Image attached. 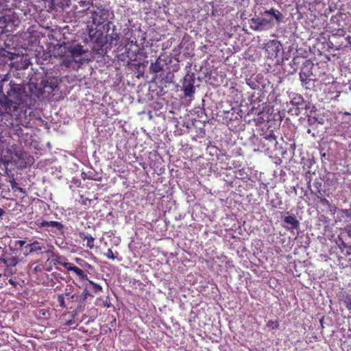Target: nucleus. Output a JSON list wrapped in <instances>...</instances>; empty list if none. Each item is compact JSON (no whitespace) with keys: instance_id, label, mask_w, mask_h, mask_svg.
Returning a JSON list of instances; mask_svg holds the SVG:
<instances>
[{"instance_id":"obj_1","label":"nucleus","mask_w":351,"mask_h":351,"mask_svg":"<svg viewBox=\"0 0 351 351\" xmlns=\"http://www.w3.org/2000/svg\"><path fill=\"white\" fill-rule=\"evenodd\" d=\"M35 102L23 84H15L7 77L0 81V109L21 124L31 114Z\"/></svg>"},{"instance_id":"obj_2","label":"nucleus","mask_w":351,"mask_h":351,"mask_svg":"<svg viewBox=\"0 0 351 351\" xmlns=\"http://www.w3.org/2000/svg\"><path fill=\"white\" fill-rule=\"evenodd\" d=\"M88 49L84 46L75 43H64L57 49L56 56L62 59V64L66 68L71 67L73 64H82L84 61V56L88 53Z\"/></svg>"},{"instance_id":"obj_3","label":"nucleus","mask_w":351,"mask_h":351,"mask_svg":"<svg viewBox=\"0 0 351 351\" xmlns=\"http://www.w3.org/2000/svg\"><path fill=\"white\" fill-rule=\"evenodd\" d=\"M263 17L252 18V29L255 31H263L271 29L274 26L273 19L276 20L277 23H280L283 19L282 14L274 8L270 10H266L263 13Z\"/></svg>"},{"instance_id":"obj_4","label":"nucleus","mask_w":351,"mask_h":351,"mask_svg":"<svg viewBox=\"0 0 351 351\" xmlns=\"http://www.w3.org/2000/svg\"><path fill=\"white\" fill-rule=\"evenodd\" d=\"M86 15L90 14L92 19L93 25L99 27V25L106 24L110 19L114 17V12L106 5L99 4L93 5L88 7L86 10L83 11Z\"/></svg>"},{"instance_id":"obj_5","label":"nucleus","mask_w":351,"mask_h":351,"mask_svg":"<svg viewBox=\"0 0 351 351\" xmlns=\"http://www.w3.org/2000/svg\"><path fill=\"white\" fill-rule=\"evenodd\" d=\"M104 31L106 32L105 43L110 46H117L121 41V34L120 29L113 23L112 21H108L103 25Z\"/></svg>"},{"instance_id":"obj_6","label":"nucleus","mask_w":351,"mask_h":351,"mask_svg":"<svg viewBox=\"0 0 351 351\" xmlns=\"http://www.w3.org/2000/svg\"><path fill=\"white\" fill-rule=\"evenodd\" d=\"M37 232H41L43 230L53 232L56 235H62L64 233V226L60 222L56 221L37 220L34 223Z\"/></svg>"},{"instance_id":"obj_7","label":"nucleus","mask_w":351,"mask_h":351,"mask_svg":"<svg viewBox=\"0 0 351 351\" xmlns=\"http://www.w3.org/2000/svg\"><path fill=\"white\" fill-rule=\"evenodd\" d=\"M19 261L16 252L12 247L4 248L0 253V266L5 268L16 266Z\"/></svg>"},{"instance_id":"obj_8","label":"nucleus","mask_w":351,"mask_h":351,"mask_svg":"<svg viewBox=\"0 0 351 351\" xmlns=\"http://www.w3.org/2000/svg\"><path fill=\"white\" fill-rule=\"evenodd\" d=\"M44 37V34L35 29L34 27L28 28L26 33V40L27 43V47L31 50L37 51V47L39 46L40 39Z\"/></svg>"},{"instance_id":"obj_9","label":"nucleus","mask_w":351,"mask_h":351,"mask_svg":"<svg viewBox=\"0 0 351 351\" xmlns=\"http://www.w3.org/2000/svg\"><path fill=\"white\" fill-rule=\"evenodd\" d=\"M346 33V32L343 29H338L335 31V33H332L329 40L330 47L339 50L346 47L347 40L345 36Z\"/></svg>"},{"instance_id":"obj_10","label":"nucleus","mask_w":351,"mask_h":351,"mask_svg":"<svg viewBox=\"0 0 351 351\" xmlns=\"http://www.w3.org/2000/svg\"><path fill=\"white\" fill-rule=\"evenodd\" d=\"M45 253L50 254L51 261L53 265H61L63 266L66 269L70 265V263L68 262V259L62 255H60L58 252L53 251V246H51L50 248L45 251Z\"/></svg>"},{"instance_id":"obj_11","label":"nucleus","mask_w":351,"mask_h":351,"mask_svg":"<svg viewBox=\"0 0 351 351\" xmlns=\"http://www.w3.org/2000/svg\"><path fill=\"white\" fill-rule=\"evenodd\" d=\"M97 26L95 28L90 27L88 28V36L92 43H95L97 47L101 48L104 46L105 36L101 30L97 29Z\"/></svg>"},{"instance_id":"obj_12","label":"nucleus","mask_w":351,"mask_h":351,"mask_svg":"<svg viewBox=\"0 0 351 351\" xmlns=\"http://www.w3.org/2000/svg\"><path fill=\"white\" fill-rule=\"evenodd\" d=\"M314 66L313 62L311 60H304L301 70L300 72V78L308 77L313 75V68Z\"/></svg>"},{"instance_id":"obj_13","label":"nucleus","mask_w":351,"mask_h":351,"mask_svg":"<svg viewBox=\"0 0 351 351\" xmlns=\"http://www.w3.org/2000/svg\"><path fill=\"white\" fill-rule=\"evenodd\" d=\"M281 49V44L277 40H269L265 45V50L271 56L276 57Z\"/></svg>"},{"instance_id":"obj_14","label":"nucleus","mask_w":351,"mask_h":351,"mask_svg":"<svg viewBox=\"0 0 351 351\" xmlns=\"http://www.w3.org/2000/svg\"><path fill=\"white\" fill-rule=\"evenodd\" d=\"M283 227L288 231L297 230L300 227V222L294 215L285 217Z\"/></svg>"},{"instance_id":"obj_15","label":"nucleus","mask_w":351,"mask_h":351,"mask_svg":"<svg viewBox=\"0 0 351 351\" xmlns=\"http://www.w3.org/2000/svg\"><path fill=\"white\" fill-rule=\"evenodd\" d=\"M27 246L29 247V251L30 254L38 252L39 251H43L45 252V251L47 250L45 243L38 240H36L32 243L28 244Z\"/></svg>"},{"instance_id":"obj_16","label":"nucleus","mask_w":351,"mask_h":351,"mask_svg":"<svg viewBox=\"0 0 351 351\" xmlns=\"http://www.w3.org/2000/svg\"><path fill=\"white\" fill-rule=\"evenodd\" d=\"M66 270L68 271L73 272L78 277V278L80 280H88V276L84 273V271L82 269H80L76 266H74L72 263L70 264V265L69 266V267L67 268Z\"/></svg>"},{"instance_id":"obj_17","label":"nucleus","mask_w":351,"mask_h":351,"mask_svg":"<svg viewBox=\"0 0 351 351\" xmlns=\"http://www.w3.org/2000/svg\"><path fill=\"white\" fill-rule=\"evenodd\" d=\"M183 91L186 97H191L195 93V87L193 83L191 81L185 80L182 85Z\"/></svg>"},{"instance_id":"obj_18","label":"nucleus","mask_w":351,"mask_h":351,"mask_svg":"<svg viewBox=\"0 0 351 351\" xmlns=\"http://www.w3.org/2000/svg\"><path fill=\"white\" fill-rule=\"evenodd\" d=\"M304 88L308 90H314L315 80L311 77L300 78Z\"/></svg>"},{"instance_id":"obj_19","label":"nucleus","mask_w":351,"mask_h":351,"mask_svg":"<svg viewBox=\"0 0 351 351\" xmlns=\"http://www.w3.org/2000/svg\"><path fill=\"white\" fill-rule=\"evenodd\" d=\"M10 156L3 155L0 157V165H3L4 167L7 169L9 164L14 162L16 163V160H14L12 154L11 152H8Z\"/></svg>"},{"instance_id":"obj_20","label":"nucleus","mask_w":351,"mask_h":351,"mask_svg":"<svg viewBox=\"0 0 351 351\" xmlns=\"http://www.w3.org/2000/svg\"><path fill=\"white\" fill-rule=\"evenodd\" d=\"M317 202L320 203L322 206L328 207L330 209V211L332 213V214L335 213L337 208L335 206H333L329 200L321 196H317Z\"/></svg>"},{"instance_id":"obj_21","label":"nucleus","mask_w":351,"mask_h":351,"mask_svg":"<svg viewBox=\"0 0 351 351\" xmlns=\"http://www.w3.org/2000/svg\"><path fill=\"white\" fill-rule=\"evenodd\" d=\"M80 237L83 241H85V240L87 241L86 245V246L87 247H88L90 249H93L94 247L95 239L91 235L86 234L84 232H80Z\"/></svg>"},{"instance_id":"obj_22","label":"nucleus","mask_w":351,"mask_h":351,"mask_svg":"<svg viewBox=\"0 0 351 351\" xmlns=\"http://www.w3.org/2000/svg\"><path fill=\"white\" fill-rule=\"evenodd\" d=\"M44 269L45 266L43 263H34L29 267V270L33 274L42 273Z\"/></svg>"},{"instance_id":"obj_23","label":"nucleus","mask_w":351,"mask_h":351,"mask_svg":"<svg viewBox=\"0 0 351 351\" xmlns=\"http://www.w3.org/2000/svg\"><path fill=\"white\" fill-rule=\"evenodd\" d=\"M291 104L299 109H303V105L305 104V101L300 95H298L293 98Z\"/></svg>"},{"instance_id":"obj_24","label":"nucleus","mask_w":351,"mask_h":351,"mask_svg":"<svg viewBox=\"0 0 351 351\" xmlns=\"http://www.w3.org/2000/svg\"><path fill=\"white\" fill-rule=\"evenodd\" d=\"M263 138L264 139V142H270L275 146L278 144L276 136L273 130H271L269 134H265Z\"/></svg>"},{"instance_id":"obj_25","label":"nucleus","mask_w":351,"mask_h":351,"mask_svg":"<svg viewBox=\"0 0 351 351\" xmlns=\"http://www.w3.org/2000/svg\"><path fill=\"white\" fill-rule=\"evenodd\" d=\"M341 301L346 305V307L351 311V294L343 293H342Z\"/></svg>"},{"instance_id":"obj_26","label":"nucleus","mask_w":351,"mask_h":351,"mask_svg":"<svg viewBox=\"0 0 351 351\" xmlns=\"http://www.w3.org/2000/svg\"><path fill=\"white\" fill-rule=\"evenodd\" d=\"M76 261V263L81 267H82L84 269L86 270V271H88V270H93L94 269L93 266L91 265L90 264L88 263L87 262H86L85 261H84L83 259H81L80 258H77L75 259Z\"/></svg>"},{"instance_id":"obj_27","label":"nucleus","mask_w":351,"mask_h":351,"mask_svg":"<svg viewBox=\"0 0 351 351\" xmlns=\"http://www.w3.org/2000/svg\"><path fill=\"white\" fill-rule=\"evenodd\" d=\"M86 281L88 282V284L92 287V290L94 293L97 294L100 292H102L103 288L101 286L94 282L93 280H91L88 278V280H86Z\"/></svg>"},{"instance_id":"obj_28","label":"nucleus","mask_w":351,"mask_h":351,"mask_svg":"<svg viewBox=\"0 0 351 351\" xmlns=\"http://www.w3.org/2000/svg\"><path fill=\"white\" fill-rule=\"evenodd\" d=\"M163 65L161 63L156 60L155 62H152L150 65V70L154 73H157L162 70Z\"/></svg>"},{"instance_id":"obj_29","label":"nucleus","mask_w":351,"mask_h":351,"mask_svg":"<svg viewBox=\"0 0 351 351\" xmlns=\"http://www.w3.org/2000/svg\"><path fill=\"white\" fill-rule=\"evenodd\" d=\"M10 23V19L8 20L5 16L0 17V28L2 29L3 32L8 31V29L7 28H8Z\"/></svg>"},{"instance_id":"obj_30","label":"nucleus","mask_w":351,"mask_h":351,"mask_svg":"<svg viewBox=\"0 0 351 351\" xmlns=\"http://www.w3.org/2000/svg\"><path fill=\"white\" fill-rule=\"evenodd\" d=\"M10 185H11L12 190H14V191H18L23 194H25L26 193V191L24 189L19 186L18 183L15 181L14 179H12V180L10 181Z\"/></svg>"},{"instance_id":"obj_31","label":"nucleus","mask_w":351,"mask_h":351,"mask_svg":"<svg viewBox=\"0 0 351 351\" xmlns=\"http://www.w3.org/2000/svg\"><path fill=\"white\" fill-rule=\"evenodd\" d=\"M266 326L272 330H276L279 328V322H278V320L271 319L267 322Z\"/></svg>"},{"instance_id":"obj_32","label":"nucleus","mask_w":351,"mask_h":351,"mask_svg":"<svg viewBox=\"0 0 351 351\" xmlns=\"http://www.w3.org/2000/svg\"><path fill=\"white\" fill-rule=\"evenodd\" d=\"M342 217L351 218V209L342 208L339 210Z\"/></svg>"},{"instance_id":"obj_33","label":"nucleus","mask_w":351,"mask_h":351,"mask_svg":"<svg viewBox=\"0 0 351 351\" xmlns=\"http://www.w3.org/2000/svg\"><path fill=\"white\" fill-rule=\"evenodd\" d=\"M57 300L59 304V306L61 308H64L66 307V305L64 302V297L62 294L58 295Z\"/></svg>"},{"instance_id":"obj_34","label":"nucleus","mask_w":351,"mask_h":351,"mask_svg":"<svg viewBox=\"0 0 351 351\" xmlns=\"http://www.w3.org/2000/svg\"><path fill=\"white\" fill-rule=\"evenodd\" d=\"M88 297H93V295L89 292L88 289V285H86V288L83 290L81 298L83 300H86Z\"/></svg>"},{"instance_id":"obj_35","label":"nucleus","mask_w":351,"mask_h":351,"mask_svg":"<svg viewBox=\"0 0 351 351\" xmlns=\"http://www.w3.org/2000/svg\"><path fill=\"white\" fill-rule=\"evenodd\" d=\"M105 256L108 258V259H110V260H115L116 259V256H114V253H113V251L111 248H109L108 249L106 253H105Z\"/></svg>"},{"instance_id":"obj_36","label":"nucleus","mask_w":351,"mask_h":351,"mask_svg":"<svg viewBox=\"0 0 351 351\" xmlns=\"http://www.w3.org/2000/svg\"><path fill=\"white\" fill-rule=\"evenodd\" d=\"M80 199L81 204L85 206H87L88 203L90 202V199H89L88 198L84 197L82 195L81 196Z\"/></svg>"},{"instance_id":"obj_37","label":"nucleus","mask_w":351,"mask_h":351,"mask_svg":"<svg viewBox=\"0 0 351 351\" xmlns=\"http://www.w3.org/2000/svg\"><path fill=\"white\" fill-rule=\"evenodd\" d=\"M344 230L348 234V236L351 237V223L346 224L344 228Z\"/></svg>"},{"instance_id":"obj_38","label":"nucleus","mask_w":351,"mask_h":351,"mask_svg":"<svg viewBox=\"0 0 351 351\" xmlns=\"http://www.w3.org/2000/svg\"><path fill=\"white\" fill-rule=\"evenodd\" d=\"M25 154H26L25 153H24V152H21L20 153H19V152H16V153L14 154V156H15L16 157H17L19 159H23H23H24L23 156H24V155H25Z\"/></svg>"},{"instance_id":"obj_39","label":"nucleus","mask_w":351,"mask_h":351,"mask_svg":"<svg viewBox=\"0 0 351 351\" xmlns=\"http://www.w3.org/2000/svg\"><path fill=\"white\" fill-rule=\"evenodd\" d=\"M15 243H16V245H19L20 247H22L25 245V244L26 243V241H23V240H17L15 241Z\"/></svg>"},{"instance_id":"obj_40","label":"nucleus","mask_w":351,"mask_h":351,"mask_svg":"<svg viewBox=\"0 0 351 351\" xmlns=\"http://www.w3.org/2000/svg\"><path fill=\"white\" fill-rule=\"evenodd\" d=\"M8 282L10 285H12L14 287H16L17 285L19 284L14 279L10 278L8 280Z\"/></svg>"},{"instance_id":"obj_41","label":"nucleus","mask_w":351,"mask_h":351,"mask_svg":"<svg viewBox=\"0 0 351 351\" xmlns=\"http://www.w3.org/2000/svg\"><path fill=\"white\" fill-rule=\"evenodd\" d=\"M6 140L4 136L0 132V145H3L5 143Z\"/></svg>"},{"instance_id":"obj_42","label":"nucleus","mask_w":351,"mask_h":351,"mask_svg":"<svg viewBox=\"0 0 351 351\" xmlns=\"http://www.w3.org/2000/svg\"><path fill=\"white\" fill-rule=\"evenodd\" d=\"M3 275H6L5 268H3V267L0 266V277Z\"/></svg>"},{"instance_id":"obj_43","label":"nucleus","mask_w":351,"mask_h":351,"mask_svg":"<svg viewBox=\"0 0 351 351\" xmlns=\"http://www.w3.org/2000/svg\"><path fill=\"white\" fill-rule=\"evenodd\" d=\"M311 108V104L305 101V104L303 105V109H308Z\"/></svg>"},{"instance_id":"obj_44","label":"nucleus","mask_w":351,"mask_h":351,"mask_svg":"<svg viewBox=\"0 0 351 351\" xmlns=\"http://www.w3.org/2000/svg\"><path fill=\"white\" fill-rule=\"evenodd\" d=\"M4 214L5 211L1 208H0V219H2V217L4 215Z\"/></svg>"},{"instance_id":"obj_45","label":"nucleus","mask_w":351,"mask_h":351,"mask_svg":"<svg viewBox=\"0 0 351 351\" xmlns=\"http://www.w3.org/2000/svg\"><path fill=\"white\" fill-rule=\"evenodd\" d=\"M50 87H51V90H53L55 89V88L56 87V85L53 83V84H51Z\"/></svg>"},{"instance_id":"obj_46","label":"nucleus","mask_w":351,"mask_h":351,"mask_svg":"<svg viewBox=\"0 0 351 351\" xmlns=\"http://www.w3.org/2000/svg\"><path fill=\"white\" fill-rule=\"evenodd\" d=\"M83 5L86 6V5H89V2H87V1H84L82 3Z\"/></svg>"},{"instance_id":"obj_47","label":"nucleus","mask_w":351,"mask_h":351,"mask_svg":"<svg viewBox=\"0 0 351 351\" xmlns=\"http://www.w3.org/2000/svg\"><path fill=\"white\" fill-rule=\"evenodd\" d=\"M350 209H351V203L350 204Z\"/></svg>"}]
</instances>
